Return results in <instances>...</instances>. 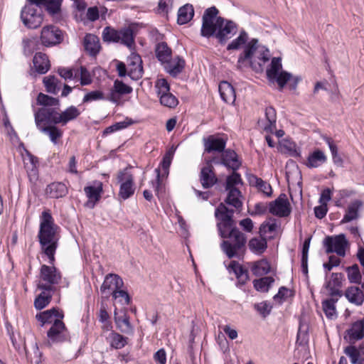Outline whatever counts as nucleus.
Here are the masks:
<instances>
[{
	"label": "nucleus",
	"mask_w": 364,
	"mask_h": 364,
	"mask_svg": "<svg viewBox=\"0 0 364 364\" xmlns=\"http://www.w3.org/2000/svg\"><path fill=\"white\" fill-rule=\"evenodd\" d=\"M242 48L243 50L238 56L236 65L239 70L242 71L249 67L256 71L262 70V64L257 62L256 58L263 63L269 60L270 54L268 48L261 46L257 38L249 40V35L244 29L241 30L239 36L228 45L227 50H237Z\"/></svg>",
	"instance_id": "f257e3e1"
},
{
	"label": "nucleus",
	"mask_w": 364,
	"mask_h": 364,
	"mask_svg": "<svg viewBox=\"0 0 364 364\" xmlns=\"http://www.w3.org/2000/svg\"><path fill=\"white\" fill-rule=\"evenodd\" d=\"M215 6L205 10L202 17L200 35L209 38L215 37L220 44H225L237 32V25L232 21L218 16Z\"/></svg>",
	"instance_id": "f03ea898"
},
{
	"label": "nucleus",
	"mask_w": 364,
	"mask_h": 364,
	"mask_svg": "<svg viewBox=\"0 0 364 364\" xmlns=\"http://www.w3.org/2000/svg\"><path fill=\"white\" fill-rule=\"evenodd\" d=\"M58 230L59 228L54 223L51 214L48 211H43L38 238L41 251L48 257L50 264H53L55 261V253L60 239Z\"/></svg>",
	"instance_id": "7ed1b4c3"
},
{
	"label": "nucleus",
	"mask_w": 364,
	"mask_h": 364,
	"mask_svg": "<svg viewBox=\"0 0 364 364\" xmlns=\"http://www.w3.org/2000/svg\"><path fill=\"white\" fill-rule=\"evenodd\" d=\"M219 235L224 239L220 244V247L229 259L240 257L243 255L247 237L236 225Z\"/></svg>",
	"instance_id": "20e7f679"
},
{
	"label": "nucleus",
	"mask_w": 364,
	"mask_h": 364,
	"mask_svg": "<svg viewBox=\"0 0 364 364\" xmlns=\"http://www.w3.org/2000/svg\"><path fill=\"white\" fill-rule=\"evenodd\" d=\"M40 280L37 284L38 289L56 290L55 284H58L60 279V273L58 272L54 266L43 264L41 267Z\"/></svg>",
	"instance_id": "39448f33"
},
{
	"label": "nucleus",
	"mask_w": 364,
	"mask_h": 364,
	"mask_svg": "<svg viewBox=\"0 0 364 364\" xmlns=\"http://www.w3.org/2000/svg\"><path fill=\"white\" fill-rule=\"evenodd\" d=\"M131 167H126L117 173V182L120 183L119 197L123 200L130 198L135 191L134 176L129 171Z\"/></svg>",
	"instance_id": "423d86ee"
},
{
	"label": "nucleus",
	"mask_w": 364,
	"mask_h": 364,
	"mask_svg": "<svg viewBox=\"0 0 364 364\" xmlns=\"http://www.w3.org/2000/svg\"><path fill=\"white\" fill-rule=\"evenodd\" d=\"M34 5L29 2L21 12V19L23 25L29 29H36L40 27L43 21L41 11L35 9Z\"/></svg>",
	"instance_id": "0eeeda50"
},
{
	"label": "nucleus",
	"mask_w": 364,
	"mask_h": 364,
	"mask_svg": "<svg viewBox=\"0 0 364 364\" xmlns=\"http://www.w3.org/2000/svg\"><path fill=\"white\" fill-rule=\"evenodd\" d=\"M233 215V210L228 208L223 203L218 205L215 210V217L218 220L217 228L219 233L224 232L225 230L236 225Z\"/></svg>",
	"instance_id": "6e6552de"
},
{
	"label": "nucleus",
	"mask_w": 364,
	"mask_h": 364,
	"mask_svg": "<svg viewBox=\"0 0 364 364\" xmlns=\"http://www.w3.org/2000/svg\"><path fill=\"white\" fill-rule=\"evenodd\" d=\"M58 111L53 107H41L34 114L35 123L38 129L58 124Z\"/></svg>",
	"instance_id": "1a4fd4ad"
},
{
	"label": "nucleus",
	"mask_w": 364,
	"mask_h": 364,
	"mask_svg": "<svg viewBox=\"0 0 364 364\" xmlns=\"http://www.w3.org/2000/svg\"><path fill=\"white\" fill-rule=\"evenodd\" d=\"M63 31L55 26H44L41 33L40 39L42 45L51 47L60 44L63 41Z\"/></svg>",
	"instance_id": "9d476101"
},
{
	"label": "nucleus",
	"mask_w": 364,
	"mask_h": 364,
	"mask_svg": "<svg viewBox=\"0 0 364 364\" xmlns=\"http://www.w3.org/2000/svg\"><path fill=\"white\" fill-rule=\"evenodd\" d=\"M323 245L327 253L336 252L338 255L344 257L348 241L344 234L327 236L323 240Z\"/></svg>",
	"instance_id": "9b49d317"
},
{
	"label": "nucleus",
	"mask_w": 364,
	"mask_h": 364,
	"mask_svg": "<svg viewBox=\"0 0 364 364\" xmlns=\"http://www.w3.org/2000/svg\"><path fill=\"white\" fill-rule=\"evenodd\" d=\"M158 96L160 97V102L162 105L170 108L177 106L178 101L177 98L170 92V85L165 79H159L156 82Z\"/></svg>",
	"instance_id": "f8f14e48"
},
{
	"label": "nucleus",
	"mask_w": 364,
	"mask_h": 364,
	"mask_svg": "<svg viewBox=\"0 0 364 364\" xmlns=\"http://www.w3.org/2000/svg\"><path fill=\"white\" fill-rule=\"evenodd\" d=\"M269 211L274 215L285 218L291 212V205L285 193H281L279 197L269 203Z\"/></svg>",
	"instance_id": "ddd939ff"
},
{
	"label": "nucleus",
	"mask_w": 364,
	"mask_h": 364,
	"mask_svg": "<svg viewBox=\"0 0 364 364\" xmlns=\"http://www.w3.org/2000/svg\"><path fill=\"white\" fill-rule=\"evenodd\" d=\"M48 341V346H50V342H63L68 339V333L62 321H57V323H53L47 332Z\"/></svg>",
	"instance_id": "4468645a"
},
{
	"label": "nucleus",
	"mask_w": 364,
	"mask_h": 364,
	"mask_svg": "<svg viewBox=\"0 0 364 364\" xmlns=\"http://www.w3.org/2000/svg\"><path fill=\"white\" fill-rule=\"evenodd\" d=\"M199 177L203 188L205 189L212 188L218 182L214 168L210 163L201 168Z\"/></svg>",
	"instance_id": "2eb2a0df"
},
{
	"label": "nucleus",
	"mask_w": 364,
	"mask_h": 364,
	"mask_svg": "<svg viewBox=\"0 0 364 364\" xmlns=\"http://www.w3.org/2000/svg\"><path fill=\"white\" fill-rule=\"evenodd\" d=\"M204 151L207 153L223 152L226 146V141L215 135H210L203 139Z\"/></svg>",
	"instance_id": "dca6fc26"
},
{
	"label": "nucleus",
	"mask_w": 364,
	"mask_h": 364,
	"mask_svg": "<svg viewBox=\"0 0 364 364\" xmlns=\"http://www.w3.org/2000/svg\"><path fill=\"white\" fill-rule=\"evenodd\" d=\"M132 92V87L124 84L122 81L116 80L107 99L112 102L118 103L121 95L130 94Z\"/></svg>",
	"instance_id": "f3484780"
},
{
	"label": "nucleus",
	"mask_w": 364,
	"mask_h": 364,
	"mask_svg": "<svg viewBox=\"0 0 364 364\" xmlns=\"http://www.w3.org/2000/svg\"><path fill=\"white\" fill-rule=\"evenodd\" d=\"M131 62L129 63L128 75L133 80H138L142 77L143 67L141 57L137 54H132Z\"/></svg>",
	"instance_id": "a211bd4d"
},
{
	"label": "nucleus",
	"mask_w": 364,
	"mask_h": 364,
	"mask_svg": "<svg viewBox=\"0 0 364 364\" xmlns=\"http://www.w3.org/2000/svg\"><path fill=\"white\" fill-rule=\"evenodd\" d=\"M347 336L345 338L348 339L350 343L353 344L355 341L364 337V318L352 323L350 328L346 331Z\"/></svg>",
	"instance_id": "6ab92c4d"
},
{
	"label": "nucleus",
	"mask_w": 364,
	"mask_h": 364,
	"mask_svg": "<svg viewBox=\"0 0 364 364\" xmlns=\"http://www.w3.org/2000/svg\"><path fill=\"white\" fill-rule=\"evenodd\" d=\"M63 314L55 308L45 311L36 315V318L41 322L43 326L46 323H55L57 321H62Z\"/></svg>",
	"instance_id": "aec40b11"
},
{
	"label": "nucleus",
	"mask_w": 364,
	"mask_h": 364,
	"mask_svg": "<svg viewBox=\"0 0 364 364\" xmlns=\"http://www.w3.org/2000/svg\"><path fill=\"white\" fill-rule=\"evenodd\" d=\"M124 286L122 279L117 274H108L101 286V291L105 292L106 290H112V291L122 289Z\"/></svg>",
	"instance_id": "412c9836"
},
{
	"label": "nucleus",
	"mask_w": 364,
	"mask_h": 364,
	"mask_svg": "<svg viewBox=\"0 0 364 364\" xmlns=\"http://www.w3.org/2000/svg\"><path fill=\"white\" fill-rule=\"evenodd\" d=\"M221 163L233 171L237 170L241 165V163L237 159L236 152L230 149L224 150L223 151Z\"/></svg>",
	"instance_id": "4be33fe9"
},
{
	"label": "nucleus",
	"mask_w": 364,
	"mask_h": 364,
	"mask_svg": "<svg viewBox=\"0 0 364 364\" xmlns=\"http://www.w3.org/2000/svg\"><path fill=\"white\" fill-rule=\"evenodd\" d=\"M33 63L36 70L40 74L46 73L50 68L48 55L41 52L35 54Z\"/></svg>",
	"instance_id": "5701e85b"
},
{
	"label": "nucleus",
	"mask_w": 364,
	"mask_h": 364,
	"mask_svg": "<svg viewBox=\"0 0 364 364\" xmlns=\"http://www.w3.org/2000/svg\"><path fill=\"white\" fill-rule=\"evenodd\" d=\"M46 193L52 198H63L67 195L68 188L63 183L54 182L47 186Z\"/></svg>",
	"instance_id": "b1692460"
},
{
	"label": "nucleus",
	"mask_w": 364,
	"mask_h": 364,
	"mask_svg": "<svg viewBox=\"0 0 364 364\" xmlns=\"http://www.w3.org/2000/svg\"><path fill=\"white\" fill-rule=\"evenodd\" d=\"M166 70L173 77H176L180 74L185 67V60L180 56H177L173 60H169L165 63Z\"/></svg>",
	"instance_id": "393cba45"
},
{
	"label": "nucleus",
	"mask_w": 364,
	"mask_h": 364,
	"mask_svg": "<svg viewBox=\"0 0 364 364\" xmlns=\"http://www.w3.org/2000/svg\"><path fill=\"white\" fill-rule=\"evenodd\" d=\"M220 97L227 103H233L236 98L235 89L227 81H223L219 85Z\"/></svg>",
	"instance_id": "a878e982"
},
{
	"label": "nucleus",
	"mask_w": 364,
	"mask_h": 364,
	"mask_svg": "<svg viewBox=\"0 0 364 364\" xmlns=\"http://www.w3.org/2000/svg\"><path fill=\"white\" fill-rule=\"evenodd\" d=\"M84 47L91 55H96L100 49L98 37L93 34H87L84 38Z\"/></svg>",
	"instance_id": "bb28decb"
},
{
	"label": "nucleus",
	"mask_w": 364,
	"mask_h": 364,
	"mask_svg": "<svg viewBox=\"0 0 364 364\" xmlns=\"http://www.w3.org/2000/svg\"><path fill=\"white\" fill-rule=\"evenodd\" d=\"M114 321L119 330L124 333L132 335L134 329L129 322V316L124 313L123 315L118 316L116 311H114Z\"/></svg>",
	"instance_id": "cd10ccee"
},
{
	"label": "nucleus",
	"mask_w": 364,
	"mask_h": 364,
	"mask_svg": "<svg viewBox=\"0 0 364 364\" xmlns=\"http://www.w3.org/2000/svg\"><path fill=\"white\" fill-rule=\"evenodd\" d=\"M80 114V110L75 106H70L61 113L58 112V120L57 122L61 125H65L70 121L75 120Z\"/></svg>",
	"instance_id": "c85d7f7f"
},
{
	"label": "nucleus",
	"mask_w": 364,
	"mask_h": 364,
	"mask_svg": "<svg viewBox=\"0 0 364 364\" xmlns=\"http://www.w3.org/2000/svg\"><path fill=\"white\" fill-rule=\"evenodd\" d=\"M362 350V345L357 348L351 344L345 348L344 353L350 358L352 364H363L364 359L361 354Z\"/></svg>",
	"instance_id": "c756f323"
},
{
	"label": "nucleus",
	"mask_w": 364,
	"mask_h": 364,
	"mask_svg": "<svg viewBox=\"0 0 364 364\" xmlns=\"http://www.w3.org/2000/svg\"><path fill=\"white\" fill-rule=\"evenodd\" d=\"M228 269L230 272L232 271L234 272L238 279V282L241 284H245L249 279L247 270L245 269L237 262L231 261Z\"/></svg>",
	"instance_id": "7c9ffc66"
},
{
	"label": "nucleus",
	"mask_w": 364,
	"mask_h": 364,
	"mask_svg": "<svg viewBox=\"0 0 364 364\" xmlns=\"http://www.w3.org/2000/svg\"><path fill=\"white\" fill-rule=\"evenodd\" d=\"M345 296L350 303L356 305H361L364 301V293L358 287H348Z\"/></svg>",
	"instance_id": "2f4dec72"
},
{
	"label": "nucleus",
	"mask_w": 364,
	"mask_h": 364,
	"mask_svg": "<svg viewBox=\"0 0 364 364\" xmlns=\"http://www.w3.org/2000/svg\"><path fill=\"white\" fill-rule=\"evenodd\" d=\"M156 56L162 63L165 64L171 58L172 51L165 42L159 43L155 48Z\"/></svg>",
	"instance_id": "473e14b6"
},
{
	"label": "nucleus",
	"mask_w": 364,
	"mask_h": 364,
	"mask_svg": "<svg viewBox=\"0 0 364 364\" xmlns=\"http://www.w3.org/2000/svg\"><path fill=\"white\" fill-rule=\"evenodd\" d=\"M193 15L194 9L193 6L187 4L179 9L177 22L181 25L185 24L193 18Z\"/></svg>",
	"instance_id": "72a5a7b5"
},
{
	"label": "nucleus",
	"mask_w": 364,
	"mask_h": 364,
	"mask_svg": "<svg viewBox=\"0 0 364 364\" xmlns=\"http://www.w3.org/2000/svg\"><path fill=\"white\" fill-rule=\"evenodd\" d=\"M250 250L257 254H262L267 247V242L262 236L260 237H252L248 242Z\"/></svg>",
	"instance_id": "f704fd0d"
},
{
	"label": "nucleus",
	"mask_w": 364,
	"mask_h": 364,
	"mask_svg": "<svg viewBox=\"0 0 364 364\" xmlns=\"http://www.w3.org/2000/svg\"><path fill=\"white\" fill-rule=\"evenodd\" d=\"M362 205V202L355 200L351 203L346 210V213L341 221V224L346 223L350 222L355 219H356L358 216V210Z\"/></svg>",
	"instance_id": "c9c22d12"
},
{
	"label": "nucleus",
	"mask_w": 364,
	"mask_h": 364,
	"mask_svg": "<svg viewBox=\"0 0 364 364\" xmlns=\"http://www.w3.org/2000/svg\"><path fill=\"white\" fill-rule=\"evenodd\" d=\"M41 293L36 298L34 306L37 309L45 308L51 301L53 294L55 290H44L41 289Z\"/></svg>",
	"instance_id": "e433bc0d"
},
{
	"label": "nucleus",
	"mask_w": 364,
	"mask_h": 364,
	"mask_svg": "<svg viewBox=\"0 0 364 364\" xmlns=\"http://www.w3.org/2000/svg\"><path fill=\"white\" fill-rule=\"evenodd\" d=\"M251 270L255 276H263L270 272L271 266L267 259H262L253 262Z\"/></svg>",
	"instance_id": "4c0bfd02"
},
{
	"label": "nucleus",
	"mask_w": 364,
	"mask_h": 364,
	"mask_svg": "<svg viewBox=\"0 0 364 364\" xmlns=\"http://www.w3.org/2000/svg\"><path fill=\"white\" fill-rule=\"evenodd\" d=\"M38 129L41 132L48 134L53 144H57L63 134V132L55 125L47 126L46 127Z\"/></svg>",
	"instance_id": "58836bf2"
},
{
	"label": "nucleus",
	"mask_w": 364,
	"mask_h": 364,
	"mask_svg": "<svg viewBox=\"0 0 364 364\" xmlns=\"http://www.w3.org/2000/svg\"><path fill=\"white\" fill-rule=\"evenodd\" d=\"M326 160V157L324 153L318 149L309 156L306 166L310 168H316L323 164Z\"/></svg>",
	"instance_id": "ea45409f"
},
{
	"label": "nucleus",
	"mask_w": 364,
	"mask_h": 364,
	"mask_svg": "<svg viewBox=\"0 0 364 364\" xmlns=\"http://www.w3.org/2000/svg\"><path fill=\"white\" fill-rule=\"evenodd\" d=\"M228 191V196L225 199V203L230 205L233 206L236 209L242 207V203L240 200L241 192L237 188H231Z\"/></svg>",
	"instance_id": "a19ab883"
},
{
	"label": "nucleus",
	"mask_w": 364,
	"mask_h": 364,
	"mask_svg": "<svg viewBox=\"0 0 364 364\" xmlns=\"http://www.w3.org/2000/svg\"><path fill=\"white\" fill-rule=\"evenodd\" d=\"M110 346L115 349H121L127 344L128 338L112 331L109 336Z\"/></svg>",
	"instance_id": "79ce46f5"
},
{
	"label": "nucleus",
	"mask_w": 364,
	"mask_h": 364,
	"mask_svg": "<svg viewBox=\"0 0 364 364\" xmlns=\"http://www.w3.org/2000/svg\"><path fill=\"white\" fill-rule=\"evenodd\" d=\"M274 279L272 277H264L253 281V285L257 291L267 292L274 283Z\"/></svg>",
	"instance_id": "37998d69"
},
{
	"label": "nucleus",
	"mask_w": 364,
	"mask_h": 364,
	"mask_svg": "<svg viewBox=\"0 0 364 364\" xmlns=\"http://www.w3.org/2000/svg\"><path fill=\"white\" fill-rule=\"evenodd\" d=\"M337 301L338 298H331L322 302L323 311L327 318L333 319L336 317L335 304Z\"/></svg>",
	"instance_id": "c03bdc74"
},
{
	"label": "nucleus",
	"mask_w": 364,
	"mask_h": 364,
	"mask_svg": "<svg viewBox=\"0 0 364 364\" xmlns=\"http://www.w3.org/2000/svg\"><path fill=\"white\" fill-rule=\"evenodd\" d=\"M36 101L37 104L43 105V107H52L60 105V101L58 98L50 97L41 92L38 94Z\"/></svg>",
	"instance_id": "a18cd8bd"
},
{
	"label": "nucleus",
	"mask_w": 364,
	"mask_h": 364,
	"mask_svg": "<svg viewBox=\"0 0 364 364\" xmlns=\"http://www.w3.org/2000/svg\"><path fill=\"white\" fill-rule=\"evenodd\" d=\"M281 58H273L270 64V67L267 70V76L268 79L272 80L277 77L279 71L282 69Z\"/></svg>",
	"instance_id": "49530a36"
},
{
	"label": "nucleus",
	"mask_w": 364,
	"mask_h": 364,
	"mask_svg": "<svg viewBox=\"0 0 364 364\" xmlns=\"http://www.w3.org/2000/svg\"><path fill=\"white\" fill-rule=\"evenodd\" d=\"M43 84L48 92L56 95L59 90L58 84L60 82L59 80L54 75H49L43 78Z\"/></svg>",
	"instance_id": "de8ad7c7"
},
{
	"label": "nucleus",
	"mask_w": 364,
	"mask_h": 364,
	"mask_svg": "<svg viewBox=\"0 0 364 364\" xmlns=\"http://www.w3.org/2000/svg\"><path fill=\"white\" fill-rule=\"evenodd\" d=\"M63 0H46L42 3L41 7H44L50 15L60 13Z\"/></svg>",
	"instance_id": "09e8293b"
},
{
	"label": "nucleus",
	"mask_w": 364,
	"mask_h": 364,
	"mask_svg": "<svg viewBox=\"0 0 364 364\" xmlns=\"http://www.w3.org/2000/svg\"><path fill=\"white\" fill-rule=\"evenodd\" d=\"M251 183L254 184L257 188L262 192L264 195L270 196L272 193V186L267 182L263 181L260 178L256 176L253 177L250 181Z\"/></svg>",
	"instance_id": "8fccbe9b"
},
{
	"label": "nucleus",
	"mask_w": 364,
	"mask_h": 364,
	"mask_svg": "<svg viewBox=\"0 0 364 364\" xmlns=\"http://www.w3.org/2000/svg\"><path fill=\"white\" fill-rule=\"evenodd\" d=\"M265 116L269 124L264 127V130L272 132L276 128L277 115L275 109L272 107H267L265 109Z\"/></svg>",
	"instance_id": "3c124183"
},
{
	"label": "nucleus",
	"mask_w": 364,
	"mask_h": 364,
	"mask_svg": "<svg viewBox=\"0 0 364 364\" xmlns=\"http://www.w3.org/2000/svg\"><path fill=\"white\" fill-rule=\"evenodd\" d=\"M84 191L90 201L97 202L100 198V193L102 191V183H100L99 186H87L85 187Z\"/></svg>",
	"instance_id": "603ef678"
},
{
	"label": "nucleus",
	"mask_w": 364,
	"mask_h": 364,
	"mask_svg": "<svg viewBox=\"0 0 364 364\" xmlns=\"http://www.w3.org/2000/svg\"><path fill=\"white\" fill-rule=\"evenodd\" d=\"M346 271L350 283H360L361 282L362 275L358 264H355L351 267H346Z\"/></svg>",
	"instance_id": "864d4df0"
},
{
	"label": "nucleus",
	"mask_w": 364,
	"mask_h": 364,
	"mask_svg": "<svg viewBox=\"0 0 364 364\" xmlns=\"http://www.w3.org/2000/svg\"><path fill=\"white\" fill-rule=\"evenodd\" d=\"M176 151V148L172 146L164 156L163 160L161 163V168L164 171V175H166V176L168 174V169L171 166L174 152Z\"/></svg>",
	"instance_id": "5fc2aeb1"
},
{
	"label": "nucleus",
	"mask_w": 364,
	"mask_h": 364,
	"mask_svg": "<svg viewBox=\"0 0 364 364\" xmlns=\"http://www.w3.org/2000/svg\"><path fill=\"white\" fill-rule=\"evenodd\" d=\"M23 53L26 56L31 55L36 48L37 41L35 38H23L22 41Z\"/></svg>",
	"instance_id": "6e6d98bb"
},
{
	"label": "nucleus",
	"mask_w": 364,
	"mask_h": 364,
	"mask_svg": "<svg viewBox=\"0 0 364 364\" xmlns=\"http://www.w3.org/2000/svg\"><path fill=\"white\" fill-rule=\"evenodd\" d=\"M119 31L110 27H106L103 31V40L108 42H119Z\"/></svg>",
	"instance_id": "4d7b16f0"
},
{
	"label": "nucleus",
	"mask_w": 364,
	"mask_h": 364,
	"mask_svg": "<svg viewBox=\"0 0 364 364\" xmlns=\"http://www.w3.org/2000/svg\"><path fill=\"white\" fill-rule=\"evenodd\" d=\"M119 42L127 46H131L134 43L132 30L130 28H125L119 31Z\"/></svg>",
	"instance_id": "13d9d810"
},
{
	"label": "nucleus",
	"mask_w": 364,
	"mask_h": 364,
	"mask_svg": "<svg viewBox=\"0 0 364 364\" xmlns=\"http://www.w3.org/2000/svg\"><path fill=\"white\" fill-rule=\"evenodd\" d=\"M242 183V181L240 175L238 173L235 172V171H234L230 176H228L227 177L225 189L230 190L231 188H236L235 187V186Z\"/></svg>",
	"instance_id": "bf43d9fd"
},
{
	"label": "nucleus",
	"mask_w": 364,
	"mask_h": 364,
	"mask_svg": "<svg viewBox=\"0 0 364 364\" xmlns=\"http://www.w3.org/2000/svg\"><path fill=\"white\" fill-rule=\"evenodd\" d=\"M112 295L114 299H117L118 298H120L119 300L120 302L123 304L128 305L130 303V296L127 291L122 290V289H118L114 291H112Z\"/></svg>",
	"instance_id": "052dcab7"
},
{
	"label": "nucleus",
	"mask_w": 364,
	"mask_h": 364,
	"mask_svg": "<svg viewBox=\"0 0 364 364\" xmlns=\"http://www.w3.org/2000/svg\"><path fill=\"white\" fill-rule=\"evenodd\" d=\"M291 77L292 75L291 73L287 71H282L277 75V77H275L274 80L280 87V90H282L285 86L287 82L291 80Z\"/></svg>",
	"instance_id": "680f3d73"
},
{
	"label": "nucleus",
	"mask_w": 364,
	"mask_h": 364,
	"mask_svg": "<svg viewBox=\"0 0 364 364\" xmlns=\"http://www.w3.org/2000/svg\"><path fill=\"white\" fill-rule=\"evenodd\" d=\"M255 309L263 316L266 317L269 314L272 306L267 301H262L255 304Z\"/></svg>",
	"instance_id": "e2e57ef3"
},
{
	"label": "nucleus",
	"mask_w": 364,
	"mask_h": 364,
	"mask_svg": "<svg viewBox=\"0 0 364 364\" xmlns=\"http://www.w3.org/2000/svg\"><path fill=\"white\" fill-rule=\"evenodd\" d=\"M104 94L100 90H95L87 93L83 97V102L103 100Z\"/></svg>",
	"instance_id": "0e129e2a"
},
{
	"label": "nucleus",
	"mask_w": 364,
	"mask_h": 364,
	"mask_svg": "<svg viewBox=\"0 0 364 364\" xmlns=\"http://www.w3.org/2000/svg\"><path fill=\"white\" fill-rule=\"evenodd\" d=\"M109 318V316L106 310V308L102 305L99 312V320L102 323H104L103 328L106 330H109L112 327L111 324L108 322Z\"/></svg>",
	"instance_id": "69168bd1"
},
{
	"label": "nucleus",
	"mask_w": 364,
	"mask_h": 364,
	"mask_svg": "<svg viewBox=\"0 0 364 364\" xmlns=\"http://www.w3.org/2000/svg\"><path fill=\"white\" fill-rule=\"evenodd\" d=\"M80 76V84L82 85H90L92 82V79L89 72L84 67H80L78 70V76Z\"/></svg>",
	"instance_id": "338daca9"
},
{
	"label": "nucleus",
	"mask_w": 364,
	"mask_h": 364,
	"mask_svg": "<svg viewBox=\"0 0 364 364\" xmlns=\"http://www.w3.org/2000/svg\"><path fill=\"white\" fill-rule=\"evenodd\" d=\"M277 224L275 222L269 223L264 222L259 227V234L261 236L264 235L267 232H273L277 229Z\"/></svg>",
	"instance_id": "774afa93"
}]
</instances>
